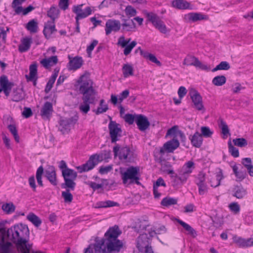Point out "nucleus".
Wrapping results in <instances>:
<instances>
[{"label":"nucleus","instance_id":"nucleus-1","mask_svg":"<svg viewBox=\"0 0 253 253\" xmlns=\"http://www.w3.org/2000/svg\"><path fill=\"white\" fill-rule=\"evenodd\" d=\"M1 235L15 244L22 253H29L31 245L27 244L30 232L28 226L22 223L16 224L6 230L5 228H0Z\"/></svg>","mask_w":253,"mask_h":253},{"label":"nucleus","instance_id":"nucleus-2","mask_svg":"<svg viewBox=\"0 0 253 253\" xmlns=\"http://www.w3.org/2000/svg\"><path fill=\"white\" fill-rule=\"evenodd\" d=\"M119 126V124L114 121H110L108 126L111 142L116 144L113 148L114 157L118 156L120 160L125 162H132L136 157L135 152L127 146L121 148L120 145L116 143L119 140V137L122 136V130Z\"/></svg>","mask_w":253,"mask_h":253},{"label":"nucleus","instance_id":"nucleus-3","mask_svg":"<svg viewBox=\"0 0 253 253\" xmlns=\"http://www.w3.org/2000/svg\"><path fill=\"white\" fill-rule=\"evenodd\" d=\"M80 84L79 91L83 94V102L79 106V110L84 114L90 110V104H94L97 92L93 87V82L85 74L82 75L77 81Z\"/></svg>","mask_w":253,"mask_h":253},{"label":"nucleus","instance_id":"nucleus-4","mask_svg":"<svg viewBox=\"0 0 253 253\" xmlns=\"http://www.w3.org/2000/svg\"><path fill=\"white\" fill-rule=\"evenodd\" d=\"M121 234V230L116 225L110 227L105 233V245L108 253H119L123 248L122 241L118 239Z\"/></svg>","mask_w":253,"mask_h":253},{"label":"nucleus","instance_id":"nucleus-5","mask_svg":"<svg viewBox=\"0 0 253 253\" xmlns=\"http://www.w3.org/2000/svg\"><path fill=\"white\" fill-rule=\"evenodd\" d=\"M139 170L138 167L131 166L127 168L125 172H121L123 183L125 184L127 183L129 184L135 183L140 185L139 177Z\"/></svg>","mask_w":253,"mask_h":253},{"label":"nucleus","instance_id":"nucleus-6","mask_svg":"<svg viewBox=\"0 0 253 253\" xmlns=\"http://www.w3.org/2000/svg\"><path fill=\"white\" fill-rule=\"evenodd\" d=\"M59 168L62 171L65 185L70 187L74 186V181L77 177V172L74 169L68 168L66 163L64 160L59 162Z\"/></svg>","mask_w":253,"mask_h":253},{"label":"nucleus","instance_id":"nucleus-7","mask_svg":"<svg viewBox=\"0 0 253 253\" xmlns=\"http://www.w3.org/2000/svg\"><path fill=\"white\" fill-rule=\"evenodd\" d=\"M145 14L148 20L151 22L153 26L161 33L166 34L168 32L167 27L164 22L160 19L156 14L146 12Z\"/></svg>","mask_w":253,"mask_h":253},{"label":"nucleus","instance_id":"nucleus-8","mask_svg":"<svg viewBox=\"0 0 253 253\" xmlns=\"http://www.w3.org/2000/svg\"><path fill=\"white\" fill-rule=\"evenodd\" d=\"M102 159V158L100 159V156L97 154L92 155L85 164L77 167V169L79 170L80 173L88 171L92 169L98 164V162L101 161Z\"/></svg>","mask_w":253,"mask_h":253},{"label":"nucleus","instance_id":"nucleus-9","mask_svg":"<svg viewBox=\"0 0 253 253\" xmlns=\"http://www.w3.org/2000/svg\"><path fill=\"white\" fill-rule=\"evenodd\" d=\"M150 244L151 239L146 233L140 234L137 238L136 247L140 252H143L144 250L151 248Z\"/></svg>","mask_w":253,"mask_h":253},{"label":"nucleus","instance_id":"nucleus-10","mask_svg":"<svg viewBox=\"0 0 253 253\" xmlns=\"http://www.w3.org/2000/svg\"><path fill=\"white\" fill-rule=\"evenodd\" d=\"M195 183L198 187L199 193L203 195L208 192V185L206 183V174L201 171L196 178Z\"/></svg>","mask_w":253,"mask_h":253},{"label":"nucleus","instance_id":"nucleus-11","mask_svg":"<svg viewBox=\"0 0 253 253\" xmlns=\"http://www.w3.org/2000/svg\"><path fill=\"white\" fill-rule=\"evenodd\" d=\"M189 94L193 103V107L198 111L205 110L202 97L196 90H191Z\"/></svg>","mask_w":253,"mask_h":253},{"label":"nucleus","instance_id":"nucleus-12","mask_svg":"<svg viewBox=\"0 0 253 253\" xmlns=\"http://www.w3.org/2000/svg\"><path fill=\"white\" fill-rule=\"evenodd\" d=\"M195 168V164L193 161L186 162L179 170V173L181 174V179L186 181Z\"/></svg>","mask_w":253,"mask_h":253},{"label":"nucleus","instance_id":"nucleus-13","mask_svg":"<svg viewBox=\"0 0 253 253\" xmlns=\"http://www.w3.org/2000/svg\"><path fill=\"white\" fill-rule=\"evenodd\" d=\"M14 84L9 82L7 77L5 75H2L0 77V93L3 91L5 96L9 95Z\"/></svg>","mask_w":253,"mask_h":253},{"label":"nucleus","instance_id":"nucleus-14","mask_svg":"<svg viewBox=\"0 0 253 253\" xmlns=\"http://www.w3.org/2000/svg\"><path fill=\"white\" fill-rule=\"evenodd\" d=\"M121 28L120 21L116 19H108L105 24V33L109 35L112 32H117Z\"/></svg>","mask_w":253,"mask_h":253},{"label":"nucleus","instance_id":"nucleus-15","mask_svg":"<svg viewBox=\"0 0 253 253\" xmlns=\"http://www.w3.org/2000/svg\"><path fill=\"white\" fill-rule=\"evenodd\" d=\"M121 20L122 23H121L122 32H133L136 29V24L133 20L125 18L124 15H122Z\"/></svg>","mask_w":253,"mask_h":253},{"label":"nucleus","instance_id":"nucleus-16","mask_svg":"<svg viewBox=\"0 0 253 253\" xmlns=\"http://www.w3.org/2000/svg\"><path fill=\"white\" fill-rule=\"evenodd\" d=\"M135 123L141 131L146 130L150 125L147 118L142 114L136 115Z\"/></svg>","mask_w":253,"mask_h":253},{"label":"nucleus","instance_id":"nucleus-17","mask_svg":"<svg viewBox=\"0 0 253 253\" xmlns=\"http://www.w3.org/2000/svg\"><path fill=\"white\" fill-rule=\"evenodd\" d=\"M53 112L52 104L45 102L41 109L40 114L43 120H49Z\"/></svg>","mask_w":253,"mask_h":253},{"label":"nucleus","instance_id":"nucleus-18","mask_svg":"<svg viewBox=\"0 0 253 253\" xmlns=\"http://www.w3.org/2000/svg\"><path fill=\"white\" fill-rule=\"evenodd\" d=\"M77 120H74L73 118L61 120L58 128L62 134L67 133L70 130L71 125L75 124Z\"/></svg>","mask_w":253,"mask_h":253},{"label":"nucleus","instance_id":"nucleus-19","mask_svg":"<svg viewBox=\"0 0 253 253\" xmlns=\"http://www.w3.org/2000/svg\"><path fill=\"white\" fill-rule=\"evenodd\" d=\"M45 177L53 186L57 185V179L55 169L54 166H49L45 171Z\"/></svg>","mask_w":253,"mask_h":253},{"label":"nucleus","instance_id":"nucleus-20","mask_svg":"<svg viewBox=\"0 0 253 253\" xmlns=\"http://www.w3.org/2000/svg\"><path fill=\"white\" fill-rule=\"evenodd\" d=\"M74 186H72L70 187L65 185L64 183L61 184V187L66 189L65 191L62 192V197L64 198L65 203H71L73 200V195L70 191L74 190L76 185V182L74 181Z\"/></svg>","mask_w":253,"mask_h":253},{"label":"nucleus","instance_id":"nucleus-21","mask_svg":"<svg viewBox=\"0 0 253 253\" xmlns=\"http://www.w3.org/2000/svg\"><path fill=\"white\" fill-rule=\"evenodd\" d=\"M70 61L69 62L68 69L70 70H76L80 68L83 64L84 61L82 57L80 56H75L71 59L69 56Z\"/></svg>","mask_w":253,"mask_h":253},{"label":"nucleus","instance_id":"nucleus-22","mask_svg":"<svg viewBox=\"0 0 253 253\" xmlns=\"http://www.w3.org/2000/svg\"><path fill=\"white\" fill-rule=\"evenodd\" d=\"M240 167L236 165L232 166L233 171L238 180L241 181L245 179L247 175L246 169L241 165Z\"/></svg>","mask_w":253,"mask_h":253},{"label":"nucleus","instance_id":"nucleus-23","mask_svg":"<svg viewBox=\"0 0 253 253\" xmlns=\"http://www.w3.org/2000/svg\"><path fill=\"white\" fill-rule=\"evenodd\" d=\"M56 31L55 21H48L44 25L43 33L46 39H48Z\"/></svg>","mask_w":253,"mask_h":253},{"label":"nucleus","instance_id":"nucleus-24","mask_svg":"<svg viewBox=\"0 0 253 253\" xmlns=\"http://www.w3.org/2000/svg\"><path fill=\"white\" fill-rule=\"evenodd\" d=\"M189 139L192 146L196 148H200L202 145L203 139L198 131H196L193 135H190Z\"/></svg>","mask_w":253,"mask_h":253},{"label":"nucleus","instance_id":"nucleus-25","mask_svg":"<svg viewBox=\"0 0 253 253\" xmlns=\"http://www.w3.org/2000/svg\"><path fill=\"white\" fill-rule=\"evenodd\" d=\"M21 43L18 45V50L21 53L25 52L29 50L32 43L31 37H25L21 41Z\"/></svg>","mask_w":253,"mask_h":253},{"label":"nucleus","instance_id":"nucleus-26","mask_svg":"<svg viewBox=\"0 0 253 253\" xmlns=\"http://www.w3.org/2000/svg\"><path fill=\"white\" fill-rule=\"evenodd\" d=\"M232 192L233 196L239 199H243L247 194V190L241 185L235 186Z\"/></svg>","mask_w":253,"mask_h":253},{"label":"nucleus","instance_id":"nucleus-27","mask_svg":"<svg viewBox=\"0 0 253 253\" xmlns=\"http://www.w3.org/2000/svg\"><path fill=\"white\" fill-rule=\"evenodd\" d=\"M179 146V142L176 138L168 141L164 145V148L169 153L173 152Z\"/></svg>","mask_w":253,"mask_h":253},{"label":"nucleus","instance_id":"nucleus-28","mask_svg":"<svg viewBox=\"0 0 253 253\" xmlns=\"http://www.w3.org/2000/svg\"><path fill=\"white\" fill-rule=\"evenodd\" d=\"M12 95L13 101L19 102L25 99L26 94L22 88H16L13 89Z\"/></svg>","mask_w":253,"mask_h":253},{"label":"nucleus","instance_id":"nucleus-29","mask_svg":"<svg viewBox=\"0 0 253 253\" xmlns=\"http://www.w3.org/2000/svg\"><path fill=\"white\" fill-rule=\"evenodd\" d=\"M12 244L11 242H5V236L1 235L0 241V253H10Z\"/></svg>","mask_w":253,"mask_h":253},{"label":"nucleus","instance_id":"nucleus-30","mask_svg":"<svg viewBox=\"0 0 253 253\" xmlns=\"http://www.w3.org/2000/svg\"><path fill=\"white\" fill-rule=\"evenodd\" d=\"M57 62L58 58L57 56H52L48 58H44L41 61V63L46 69L56 64Z\"/></svg>","mask_w":253,"mask_h":253},{"label":"nucleus","instance_id":"nucleus-31","mask_svg":"<svg viewBox=\"0 0 253 253\" xmlns=\"http://www.w3.org/2000/svg\"><path fill=\"white\" fill-rule=\"evenodd\" d=\"M105 240L103 239L99 242H97L94 245V252L95 253H107V250H106V245H105Z\"/></svg>","mask_w":253,"mask_h":253},{"label":"nucleus","instance_id":"nucleus-32","mask_svg":"<svg viewBox=\"0 0 253 253\" xmlns=\"http://www.w3.org/2000/svg\"><path fill=\"white\" fill-rule=\"evenodd\" d=\"M175 220L183 227L189 234L194 237L197 236L196 231L190 225L179 219L175 218Z\"/></svg>","mask_w":253,"mask_h":253},{"label":"nucleus","instance_id":"nucleus-33","mask_svg":"<svg viewBox=\"0 0 253 253\" xmlns=\"http://www.w3.org/2000/svg\"><path fill=\"white\" fill-rule=\"evenodd\" d=\"M188 16L189 20L193 22L209 19V16L208 15L200 13H190L188 14Z\"/></svg>","mask_w":253,"mask_h":253},{"label":"nucleus","instance_id":"nucleus-34","mask_svg":"<svg viewBox=\"0 0 253 253\" xmlns=\"http://www.w3.org/2000/svg\"><path fill=\"white\" fill-rule=\"evenodd\" d=\"M172 5L178 9H185L189 8L190 3L184 0H174L172 2Z\"/></svg>","mask_w":253,"mask_h":253},{"label":"nucleus","instance_id":"nucleus-35","mask_svg":"<svg viewBox=\"0 0 253 253\" xmlns=\"http://www.w3.org/2000/svg\"><path fill=\"white\" fill-rule=\"evenodd\" d=\"M59 10L55 6H52L47 12V15L50 18L52 21H55L58 18Z\"/></svg>","mask_w":253,"mask_h":253},{"label":"nucleus","instance_id":"nucleus-36","mask_svg":"<svg viewBox=\"0 0 253 253\" xmlns=\"http://www.w3.org/2000/svg\"><path fill=\"white\" fill-rule=\"evenodd\" d=\"M27 218L37 227H39L42 223L41 219L34 213H30L27 216Z\"/></svg>","mask_w":253,"mask_h":253},{"label":"nucleus","instance_id":"nucleus-37","mask_svg":"<svg viewBox=\"0 0 253 253\" xmlns=\"http://www.w3.org/2000/svg\"><path fill=\"white\" fill-rule=\"evenodd\" d=\"M26 29L32 33H36L38 31V26L36 20L32 19L30 20L26 25Z\"/></svg>","mask_w":253,"mask_h":253},{"label":"nucleus","instance_id":"nucleus-38","mask_svg":"<svg viewBox=\"0 0 253 253\" xmlns=\"http://www.w3.org/2000/svg\"><path fill=\"white\" fill-rule=\"evenodd\" d=\"M122 71L125 78L133 75V68L129 64H125L123 66Z\"/></svg>","mask_w":253,"mask_h":253},{"label":"nucleus","instance_id":"nucleus-39","mask_svg":"<svg viewBox=\"0 0 253 253\" xmlns=\"http://www.w3.org/2000/svg\"><path fill=\"white\" fill-rule=\"evenodd\" d=\"M230 68V65L227 61H222L217 65L214 68L211 70L212 72L218 70H228Z\"/></svg>","mask_w":253,"mask_h":253},{"label":"nucleus","instance_id":"nucleus-40","mask_svg":"<svg viewBox=\"0 0 253 253\" xmlns=\"http://www.w3.org/2000/svg\"><path fill=\"white\" fill-rule=\"evenodd\" d=\"M226 77L223 75H221L214 77L212 79V83L216 86H221L226 83Z\"/></svg>","mask_w":253,"mask_h":253},{"label":"nucleus","instance_id":"nucleus-41","mask_svg":"<svg viewBox=\"0 0 253 253\" xmlns=\"http://www.w3.org/2000/svg\"><path fill=\"white\" fill-rule=\"evenodd\" d=\"M1 209L7 214H10L15 211V206L12 203L10 202L3 204Z\"/></svg>","mask_w":253,"mask_h":253},{"label":"nucleus","instance_id":"nucleus-42","mask_svg":"<svg viewBox=\"0 0 253 253\" xmlns=\"http://www.w3.org/2000/svg\"><path fill=\"white\" fill-rule=\"evenodd\" d=\"M198 59V58L194 56L188 55L184 59L183 64L187 66H195V63L197 62Z\"/></svg>","mask_w":253,"mask_h":253},{"label":"nucleus","instance_id":"nucleus-43","mask_svg":"<svg viewBox=\"0 0 253 253\" xmlns=\"http://www.w3.org/2000/svg\"><path fill=\"white\" fill-rule=\"evenodd\" d=\"M57 78V75L55 74V75H52V76L49 78L48 82L46 84L44 91L46 93H48L51 89L53 87V85L55 83V81Z\"/></svg>","mask_w":253,"mask_h":253},{"label":"nucleus","instance_id":"nucleus-44","mask_svg":"<svg viewBox=\"0 0 253 253\" xmlns=\"http://www.w3.org/2000/svg\"><path fill=\"white\" fill-rule=\"evenodd\" d=\"M177 201V199H176L170 197H166L162 200L161 204L163 206L169 207L171 205L176 204Z\"/></svg>","mask_w":253,"mask_h":253},{"label":"nucleus","instance_id":"nucleus-45","mask_svg":"<svg viewBox=\"0 0 253 253\" xmlns=\"http://www.w3.org/2000/svg\"><path fill=\"white\" fill-rule=\"evenodd\" d=\"M43 168L42 166H41L38 169L37 172H36V179L37 180V182L39 186L42 187L43 186V183L42 181V175L43 173Z\"/></svg>","mask_w":253,"mask_h":253},{"label":"nucleus","instance_id":"nucleus-46","mask_svg":"<svg viewBox=\"0 0 253 253\" xmlns=\"http://www.w3.org/2000/svg\"><path fill=\"white\" fill-rule=\"evenodd\" d=\"M125 12L127 19H130V17L135 16L137 14L136 9L131 5H127L126 7Z\"/></svg>","mask_w":253,"mask_h":253},{"label":"nucleus","instance_id":"nucleus-47","mask_svg":"<svg viewBox=\"0 0 253 253\" xmlns=\"http://www.w3.org/2000/svg\"><path fill=\"white\" fill-rule=\"evenodd\" d=\"M180 130L178 129V126H174L168 130L166 137L173 136V138H175L178 136V131Z\"/></svg>","mask_w":253,"mask_h":253},{"label":"nucleus","instance_id":"nucleus-48","mask_svg":"<svg viewBox=\"0 0 253 253\" xmlns=\"http://www.w3.org/2000/svg\"><path fill=\"white\" fill-rule=\"evenodd\" d=\"M147 226L148 225L146 224L144 221H142L138 220L137 222H135V226L133 227V228L135 231H136L137 232H139L142 230H145Z\"/></svg>","mask_w":253,"mask_h":253},{"label":"nucleus","instance_id":"nucleus-49","mask_svg":"<svg viewBox=\"0 0 253 253\" xmlns=\"http://www.w3.org/2000/svg\"><path fill=\"white\" fill-rule=\"evenodd\" d=\"M201 133L200 134L202 137L206 138H209L213 134V131H211L208 126H202L201 127Z\"/></svg>","mask_w":253,"mask_h":253},{"label":"nucleus","instance_id":"nucleus-50","mask_svg":"<svg viewBox=\"0 0 253 253\" xmlns=\"http://www.w3.org/2000/svg\"><path fill=\"white\" fill-rule=\"evenodd\" d=\"M30 73L28 78L33 79L34 77H37V65L36 63L32 64L29 67Z\"/></svg>","mask_w":253,"mask_h":253},{"label":"nucleus","instance_id":"nucleus-51","mask_svg":"<svg viewBox=\"0 0 253 253\" xmlns=\"http://www.w3.org/2000/svg\"><path fill=\"white\" fill-rule=\"evenodd\" d=\"M233 142L235 145L240 147H245L248 145L247 140L244 138H238L233 139Z\"/></svg>","mask_w":253,"mask_h":253},{"label":"nucleus","instance_id":"nucleus-52","mask_svg":"<svg viewBox=\"0 0 253 253\" xmlns=\"http://www.w3.org/2000/svg\"><path fill=\"white\" fill-rule=\"evenodd\" d=\"M228 145L229 151L231 153V155L235 158L238 157L239 156L238 149L232 145L231 141L228 142Z\"/></svg>","mask_w":253,"mask_h":253},{"label":"nucleus","instance_id":"nucleus-53","mask_svg":"<svg viewBox=\"0 0 253 253\" xmlns=\"http://www.w3.org/2000/svg\"><path fill=\"white\" fill-rule=\"evenodd\" d=\"M219 126L221 129L222 133L224 135H226V136H227V135H230L228 126L227 125V124H226V123L225 122H224L222 120H220V124Z\"/></svg>","mask_w":253,"mask_h":253},{"label":"nucleus","instance_id":"nucleus-54","mask_svg":"<svg viewBox=\"0 0 253 253\" xmlns=\"http://www.w3.org/2000/svg\"><path fill=\"white\" fill-rule=\"evenodd\" d=\"M125 122L129 125H132L134 122H135L136 115H132L131 114H126L123 117Z\"/></svg>","mask_w":253,"mask_h":253},{"label":"nucleus","instance_id":"nucleus-55","mask_svg":"<svg viewBox=\"0 0 253 253\" xmlns=\"http://www.w3.org/2000/svg\"><path fill=\"white\" fill-rule=\"evenodd\" d=\"M91 14V9L90 7H87L85 8L84 12H80L76 15V17L80 19L84 18Z\"/></svg>","mask_w":253,"mask_h":253},{"label":"nucleus","instance_id":"nucleus-56","mask_svg":"<svg viewBox=\"0 0 253 253\" xmlns=\"http://www.w3.org/2000/svg\"><path fill=\"white\" fill-rule=\"evenodd\" d=\"M137 42L136 41H132L129 44H127L125 46L124 50V54L125 55H128L131 51L132 49L136 46Z\"/></svg>","mask_w":253,"mask_h":253},{"label":"nucleus","instance_id":"nucleus-57","mask_svg":"<svg viewBox=\"0 0 253 253\" xmlns=\"http://www.w3.org/2000/svg\"><path fill=\"white\" fill-rule=\"evenodd\" d=\"M173 178L172 180V185L174 186H177L179 184H182L185 182L186 181H183L181 179V174L179 173L178 175L176 174L175 176H172Z\"/></svg>","mask_w":253,"mask_h":253},{"label":"nucleus","instance_id":"nucleus-58","mask_svg":"<svg viewBox=\"0 0 253 253\" xmlns=\"http://www.w3.org/2000/svg\"><path fill=\"white\" fill-rule=\"evenodd\" d=\"M230 210L234 214H238L240 211V207L239 205L236 202L231 203L229 205Z\"/></svg>","mask_w":253,"mask_h":253},{"label":"nucleus","instance_id":"nucleus-59","mask_svg":"<svg viewBox=\"0 0 253 253\" xmlns=\"http://www.w3.org/2000/svg\"><path fill=\"white\" fill-rule=\"evenodd\" d=\"M131 39L126 40L124 36L121 37L118 41L117 44L120 45L122 47H125L130 42Z\"/></svg>","mask_w":253,"mask_h":253},{"label":"nucleus","instance_id":"nucleus-60","mask_svg":"<svg viewBox=\"0 0 253 253\" xmlns=\"http://www.w3.org/2000/svg\"><path fill=\"white\" fill-rule=\"evenodd\" d=\"M195 67L206 71H209L211 70V68L210 67L208 66L207 65L203 64L199 59H198L197 62L195 63Z\"/></svg>","mask_w":253,"mask_h":253},{"label":"nucleus","instance_id":"nucleus-61","mask_svg":"<svg viewBox=\"0 0 253 253\" xmlns=\"http://www.w3.org/2000/svg\"><path fill=\"white\" fill-rule=\"evenodd\" d=\"M195 67L206 71H209L211 70V68L210 67L208 66L207 65L203 64L199 59H198L197 62L195 63Z\"/></svg>","mask_w":253,"mask_h":253},{"label":"nucleus","instance_id":"nucleus-62","mask_svg":"<svg viewBox=\"0 0 253 253\" xmlns=\"http://www.w3.org/2000/svg\"><path fill=\"white\" fill-rule=\"evenodd\" d=\"M212 221L216 227L221 226L223 224V220L222 218L215 216L212 219Z\"/></svg>","mask_w":253,"mask_h":253},{"label":"nucleus","instance_id":"nucleus-63","mask_svg":"<svg viewBox=\"0 0 253 253\" xmlns=\"http://www.w3.org/2000/svg\"><path fill=\"white\" fill-rule=\"evenodd\" d=\"M129 91L128 89H126L123 91L119 96V101L120 103L122 102L124 99H126L129 96Z\"/></svg>","mask_w":253,"mask_h":253},{"label":"nucleus","instance_id":"nucleus-64","mask_svg":"<svg viewBox=\"0 0 253 253\" xmlns=\"http://www.w3.org/2000/svg\"><path fill=\"white\" fill-rule=\"evenodd\" d=\"M69 0H60L59 2V7L63 10H65L69 7Z\"/></svg>","mask_w":253,"mask_h":253}]
</instances>
